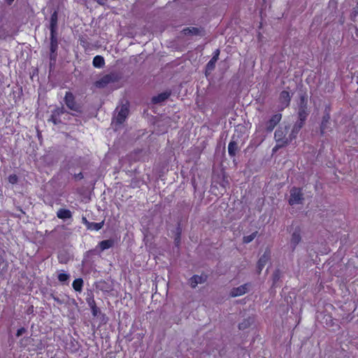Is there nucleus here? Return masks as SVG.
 Wrapping results in <instances>:
<instances>
[{"instance_id":"nucleus-1","label":"nucleus","mask_w":358,"mask_h":358,"mask_svg":"<svg viewBox=\"0 0 358 358\" xmlns=\"http://www.w3.org/2000/svg\"><path fill=\"white\" fill-rule=\"evenodd\" d=\"M300 129V127L298 128H293L292 133L287 137V127H280L274 134V138L276 141V145L273 148V150L275 151L279 148H283L288 145L293 139H294Z\"/></svg>"},{"instance_id":"nucleus-2","label":"nucleus","mask_w":358,"mask_h":358,"mask_svg":"<svg viewBox=\"0 0 358 358\" xmlns=\"http://www.w3.org/2000/svg\"><path fill=\"white\" fill-rule=\"evenodd\" d=\"M116 111L117 114L114 117L113 122L115 124L120 125L125 121L129 114V107L127 104H123L117 107Z\"/></svg>"},{"instance_id":"nucleus-3","label":"nucleus","mask_w":358,"mask_h":358,"mask_svg":"<svg viewBox=\"0 0 358 358\" xmlns=\"http://www.w3.org/2000/svg\"><path fill=\"white\" fill-rule=\"evenodd\" d=\"M290 196L288 200L289 204L291 206L300 204L303 200V194L301 189L297 187H292L290 189Z\"/></svg>"},{"instance_id":"nucleus-4","label":"nucleus","mask_w":358,"mask_h":358,"mask_svg":"<svg viewBox=\"0 0 358 358\" xmlns=\"http://www.w3.org/2000/svg\"><path fill=\"white\" fill-rule=\"evenodd\" d=\"M65 103L69 109L76 112L80 110V106L75 102L73 94L69 92L66 93Z\"/></svg>"},{"instance_id":"nucleus-5","label":"nucleus","mask_w":358,"mask_h":358,"mask_svg":"<svg viewBox=\"0 0 358 358\" xmlns=\"http://www.w3.org/2000/svg\"><path fill=\"white\" fill-rule=\"evenodd\" d=\"M250 287L249 284H244L238 287L233 288L230 291V296L232 297L239 296L245 294Z\"/></svg>"},{"instance_id":"nucleus-6","label":"nucleus","mask_w":358,"mask_h":358,"mask_svg":"<svg viewBox=\"0 0 358 358\" xmlns=\"http://www.w3.org/2000/svg\"><path fill=\"white\" fill-rule=\"evenodd\" d=\"M281 120V114H275L266 123V129L271 131Z\"/></svg>"},{"instance_id":"nucleus-7","label":"nucleus","mask_w":358,"mask_h":358,"mask_svg":"<svg viewBox=\"0 0 358 358\" xmlns=\"http://www.w3.org/2000/svg\"><path fill=\"white\" fill-rule=\"evenodd\" d=\"M206 280V276L203 275H194L189 279V285L195 288L199 284H202Z\"/></svg>"},{"instance_id":"nucleus-8","label":"nucleus","mask_w":358,"mask_h":358,"mask_svg":"<svg viewBox=\"0 0 358 358\" xmlns=\"http://www.w3.org/2000/svg\"><path fill=\"white\" fill-rule=\"evenodd\" d=\"M279 99H280V102L281 103V107L282 108L287 107L289 105L290 99H291L289 93L287 91H282L280 93Z\"/></svg>"},{"instance_id":"nucleus-9","label":"nucleus","mask_w":358,"mask_h":358,"mask_svg":"<svg viewBox=\"0 0 358 358\" xmlns=\"http://www.w3.org/2000/svg\"><path fill=\"white\" fill-rule=\"evenodd\" d=\"M301 239V237L299 231L296 230L294 231L290 239V245L293 250L295 249L296 245L300 243Z\"/></svg>"},{"instance_id":"nucleus-10","label":"nucleus","mask_w":358,"mask_h":358,"mask_svg":"<svg viewBox=\"0 0 358 358\" xmlns=\"http://www.w3.org/2000/svg\"><path fill=\"white\" fill-rule=\"evenodd\" d=\"M170 95H171V92H162V93L158 94L157 96H153L152 99V101L155 103H162V102L164 101L165 100H166L169 97Z\"/></svg>"},{"instance_id":"nucleus-11","label":"nucleus","mask_w":358,"mask_h":358,"mask_svg":"<svg viewBox=\"0 0 358 358\" xmlns=\"http://www.w3.org/2000/svg\"><path fill=\"white\" fill-rule=\"evenodd\" d=\"M111 77L108 75H106L103 77H102L101 79L97 80L95 83V85L97 87H104L106 86L111 81Z\"/></svg>"},{"instance_id":"nucleus-12","label":"nucleus","mask_w":358,"mask_h":358,"mask_svg":"<svg viewBox=\"0 0 358 358\" xmlns=\"http://www.w3.org/2000/svg\"><path fill=\"white\" fill-rule=\"evenodd\" d=\"M57 216L59 219H69L72 216L71 212L68 209L61 208L57 213Z\"/></svg>"},{"instance_id":"nucleus-13","label":"nucleus","mask_w":358,"mask_h":358,"mask_svg":"<svg viewBox=\"0 0 358 358\" xmlns=\"http://www.w3.org/2000/svg\"><path fill=\"white\" fill-rule=\"evenodd\" d=\"M238 149L237 143L234 140H231L228 145V152L229 155L231 157H234L236 154V151Z\"/></svg>"},{"instance_id":"nucleus-14","label":"nucleus","mask_w":358,"mask_h":358,"mask_svg":"<svg viewBox=\"0 0 358 358\" xmlns=\"http://www.w3.org/2000/svg\"><path fill=\"white\" fill-rule=\"evenodd\" d=\"M57 48V40L55 35V30L51 31V36H50V50L52 52L56 51Z\"/></svg>"},{"instance_id":"nucleus-15","label":"nucleus","mask_w":358,"mask_h":358,"mask_svg":"<svg viewBox=\"0 0 358 358\" xmlns=\"http://www.w3.org/2000/svg\"><path fill=\"white\" fill-rule=\"evenodd\" d=\"M105 62L103 57L97 55L93 59V65L96 68H101L103 66Z\"/></svg>"},{"instance_id":"nucleus-16","label":"nucleus","mask_w":358,"mask_h":358,"mask_svg":"<svg viewBox=\"0 0 358 358\" xmlns=\"http://www.w3.org/2000/svg\"><path fill=\"white\" fill-rule=\"evenodd\" d=\"M113 243L114 242L112 240H105L99 243V246L101 250H105L111 248L113 245Z\"/></svg>"},{"instance_id":"nucleus-17","label":"nucleus","mask_w":358,"mask_h":358,"mask_svg":"<svg viewBox=\"0 0 358 358\" xmlns=\"http://www.w3.org/2000/svg\"><path fill=\"white\" fill-rule=\"evenodd\" d=\"M83 285V280L81 278H77L73 280L72 286L77 292H81Z\"/></svg>"},{"instance_id":"nucleus-18","label":"nucleus","mask_w":358,"mask_h":358,"mask_svg":"<svg viewBox=\"0 0 358 358\" xmlns=\"http://www.w3.org/2000/svg\"><path fill=\"white\" fill-rule=\"evenodd\" d=\"M253 322V320L250 317L245 319L243 322H241L238 327L240 329H245L249 327Z\"/></svg>"},{"instance_id":"nucleus-19","label":"nucleus","mask_w":358,"mask_h":358,"mask_svg":"<svg viewBox=\"0 0 358 358\" xmlns=\"http://www.w3.org/2000/svg\"><path fill=\"white\" fill-rule=\"evenodd\" d=\"M268 260V256L264 254L258 261V268L259 271H261L263 267L265 266L266 262Z\"/></svg>"},{"instance_id":"nucleus-20","label":"nucleus","mask_w":358,"mask_h":358,"mask_svg":"<svg viewBox=\"0 0 358 358\" xmlns=\"http://www.w3.org/2000/svg\"><path fill=\"white\" fill-rule=\"evenodd\" d=\"M103 226V222H92L89 224L88 228L92 230L99 231Z\"/></svg>"},{"instance_id":"nucleus-21","label":"nucleus","mask_w":358,"mask_h":358,"mask_svg":"<svg viewBox=\"0 0 358 358\" xmlns=\"http://www.w3.org/2000/svg\"><path fill=\"white\" fill-rule=\"evenodd\" d=\"M257 232L255 231V232H253L252 234L248 235V236H245L243 237V242L245 243H250L251 241H252L257 236Z\"/></svg>"},{"instance_id":"nucleus-22","label":"nucleus","mask_w":358,"mask_h":358,"mask_svg":"<svg viewBox=\"0 0 358 358\" xmlns=\"http://www.w3.org/2000/svg\"><path fill=\"white\" fill-rule=\"evenodd\" d=\"M217 62V60L211 58V59L208 62L206 65V71H211L215 69V63Z\"/></svg>"},{"instance_id":"nucleus-23","label":"nucleus","mask_w":358,"mask_h":358,"mask_svg":"<svg viewBox=\"0 0 358 358\" xmlns=\"http://www.w3.org/2000/svg\"><path fill=\"white\" fill-rule=\"evenodd\" d=\"M69 275L66 273H59L58 275V280L60 282H66L69 280Z\"/></svg>"},{"instance_id":"nucleus-24","label":"nucleus","mask_w":358,"mask_h":358,"mask_svg":"<svg viewBox=\"0 0 358 358\" xmlns=\"http://www.w3.org/2000/svg\"><path fill=\"white\" fill-rule=\"evenodd\" d=\"M57 23V15L55 13L52 17H51V23H50V31L55 30V27L56 26Z\"/></svg>"},{"instance_id":"nucleus-25","label":"nucleus","mask_w":358,"mask_h":358,"mask_svg":"<svg viewBox=\"0 0 358 358\" xmlns=\"http://www.w3.org/2000/svg\"><path fill=\"white\" fill-rule=\"evenodd\" d=\"M18 181V178L17 176L15 175V174H12L10 176H9L8 177V182L10 183V184H16Z\"/></svg>"},{"instance_id":"nucleus-26","label":"nucleus","mask_w":358,"mask_h":358,"mask_svg":"<svg viewBox=\"0 0 358 358\" xmlns=\"http://www.w3.org/2000/svg\"><path fill=\"white\" fill-rule=\"evenodd\" d=\"M219 55H220V50L218 49H217L215 52H214V55L213 56V59H215L217 61L218 58H219Z\"/></svg>"},{"instance_id":"nucleus-27","label":"nucleus","mask_w":358,"mask_h":358,"mask_svg":"<svg viewBox=\"0 0 358 358\" xmlns=\"http://www.w3.org/2000/svg\"><path fill=\"white\" fill-rule=\"evenodd\" d=\"M25 331V329L24 328H20L17 330L16 336H20Z\"/></svg>"},{"instance_id":"nucleus-28","label":"nucleus","mask_w":358,"mask_h":358,"mask_svg":"<svg viewBox=\"0 0 358 358\" xmlns=\"http://www.w3.org/2000/svg\"><path fill=\"white\" fill-rule=\"evenodd\" d=\"M50 120L52 121V122H53L55 124H57V122H58L55 114H52V116H51V119H50Z\"/></svg>"},{"instance_id":"nucleus-29","label":"nucleus","mask_w":358,"mask_h":358,"mask_svg":"<svg viewBox=\"0 0 358 358\" xmlns=\"http://www.w3.org/2000/svg\"><path fill=\"white\" fill-rule=\"evenodd\" d=\"M299 116H300L301 120H303V119L306 118V114L303 112H300L299 113Z\"/></svg>"},{"instance_id":"nucleus-30","label":"nucleus","mask_w":358,"mask_h":358,"mask_svg":"<svg viewBox=\"0 0 358 358\" xmlns=\"http://www.w3.org/2000/svg\"><path fill=\"white\" fill-rule=\"evenodd\" d=\"M52 298L55 301H57V303H62V301H60L57 297H56V296H53V295H52Z\"/></svg>"},{"instance_id":"nucleus-31","label":"nucleus","mask_w":358,"mask_h":358,"mask_svg":"<svg viewBox=\"0 0 358 358\" xmlns=\"http://www.w3.org/2000/svg\"><path fill=\"white\" fill-rule=\"evenodd\" d=\"M354 13H355V15H357L358 14V1H357V6L355 8Z\"/></svg>"},{"instance_id":"nucleus-32","label":"nucleus","mask_w":358,"mask_h":358,"mask_svg":"<svg viewBox=\"0 0 358 358\" xmlns=\"http://www.w3.org/2000/svg\"><path fill=\"white\" fill-rule=\"evenodd\" d=\"M175 241H176V245H178V244H179V243H180V237H179V236H178V237L176 238Z\"/></svg>"},{"instance_id":"nucleus-33","label":"nucleus","mask_w":358,"mask_h":358,"mask_svg":"<svg viewBox=\"0 0 358 358\" xmlns=\"http://www.w3.org/2000/svg\"><path fill=\"white\" fill-rule=\"evenodd\" d=\"M97 1L101 5H103L104 4V0H97Z\"/></svg>"},{"instance_id":"nucleus-34","label":"nucleus","mask_w":358,"mask_h":358,"mask_svg":"<svg viewBox=\"0 0 358 358\" xmlns=\"http://www.w3.org/2000/svg\"><path fill=\"white\" fill-rule=\"evenodd\" d=\"M7 1V3L8 4H11V3L14 1V0H6Z\"/></svg>"},{"instance_id":"nucleus-35","label":"nucleus","mask_w":358,"mask_h":358,"mask_svg":"<svg viewBox=\"0 0 358 358\" xmlns=\"http://www.w3.org/2000/svg\"><path fill=\"white\" fill-rule=\"evenodd\" d=\"M300 124H302V122H300ZM300 127V128H301V125L295 126L294 128H298V127Z\"/></svg>"},{"instance_id":"nucleus-36","label":"nucleus","mask_w":358,"mask_h":358,"mask_svg":"<svg viewBox=\"0 0 358 358\" xmlns=\"http://www.w3.org/2000/svg\"><path fill=\"white\" fill-rule=\"evenodd\" d=\"M55 113L59 114V112L55 111L54 114L56 115Z\"/></svg>"},{"instance_id":"nucleus-37","label":"nucleus","mask_w":358,"mask_h":358,"mask_svg":"<svg viewBox=\"0 0 358 358\" xmlns=\"http://www.w3.org/2000/svg\"><path fill=\"white\" fill-rule=\"evenodd\" d=\"M55 113L59 114V112L55 111L54 114L56 115Z\"/></svg>"},{"instance_id":"nucleus-38","label":"nucleus","mask_w":358,"mask_h":358,"mask_svg":"<svg viewBox=\"0 0 358 358\" xmlns=\"http://www.w3.org/2000/svg\"><path fill=\"white\" fill-rule=\"evenodd\" d=\"M328 119H329V116L327 117V119L325 118L326 121H327V120H328Z\"/></svg>"}]
</instances>
